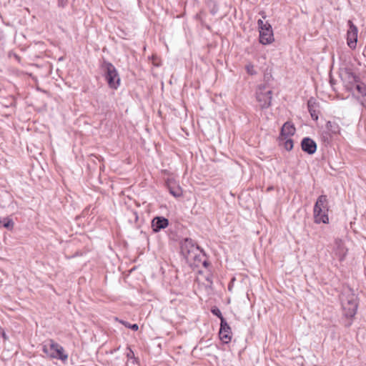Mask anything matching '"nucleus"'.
I'll use <instances>...</instances> for the list:
<instances>
[{
    "label": "nucleus",
    "instance_id": "f257e3e1",
    "mask_svg": "<svg viewBox=\"0 0 366 366\" xmlns=\"http://www.w3.org/2000/svg\"><path fill=\"white\" fill-rule=\"evenodd\" d=\"M327 199L325 195H321L317 199L314 207V217L316 223H328L329 218L327 214Z\"/></svg>",
    "mask_w": 366,
    "mask_h": 366
},
{
    "label": "nucleus",
    "instance_id": "9d476101",
    "mask_svg": "<svg viewBox=\"0 0 366 366\" xmlns=\"http://www.w3.org/2000/svg\"><path fill=\"white\" fill-rule=\"evenodd\" d=\"M231 329L224 319L222 320L219 337L224 343H228L231 340Z\"/></svg>",
    "mask_w": 366,
    "mask_h": 366
},
{
    "label": "nucleus",
    "instance_id": "412c9836",
    "mask_svg": "<svg viewBox=\"0 0 366 366\" xmlns=\"http://www.w3.org/2000/svg\"><path fill=\"white\" fill-rule=\"evenodd\" d=\"M170 193L175 197H179L182 195V192L180 189H177L176 190L170 189Z\"/></svg>",
    "mask_w": 366,
    "mask_h": 366
},
{
    "label": "nucleus",
    "instance_id": "4468645a",
    "mask_svg": "<svg viewBox=\"0 0 366 366\" xmlns=\"http://www.w3.org/2000/svg\"><path fill=\"white\" fill-rule=\"evenodd\" d=\"M168 224L169 222L167 219L162 217H157L152 220V227L154 232H158L162 229L166 228L168 226Z\"/></svg>",
    "mask_w": 366,
    "mask_h": 366
},
{
    "label": "nucleus",
    "instance_id": "0eeeda50",
    "mask_svg": "<svg viewBox=\"0 0 366 366\" xmlns=\"http://www.w3.org/2000/svg\"><path fill=\"white\" fill-rule=\"evenodd\" d=\"M104 67L106 69V79L109 86L113 89H117L120 83V78L117 71L111 63H106Z\"/></svg>",
    "mask_w": 366,
    "mask_h": 366
},
{
    "label": "nucleus",
    "instance_id": "6e6552de",
    "mask_svg": "<svg viewBox=\"0 0 366 366\" xmlns=\"http://www.w3.org/2000/svg\"><path fill=\"white\" fill-rule=\"evenodd\" d=\"M349 29L347 33V45L352 49L356 48L357 41V28L353 24L352 21H348Z\"/></svg>",
    "mask_w": 366,
    "mask_h": 366
},
{
    "label": "nucleus",
    "instance_id": "f3484780",
    "mask_svg": "<svg viewBox=\"0 0 366 366\" xmlns=\"http://www.w3.org/2000/svg\"><path fill=\"white\" fill-rule=\"evenodd\" d=\"M315 102L312 101V99H310L307 102L308 109L309 112L312 116V117L315 119H318V116L316 113V110L315 109Z\"/></svg>",
    "mask_w": 366,
    "mask_h": 366
},
{
    "label": "nucleus",
    "instance_id": "b1692460",
    "mask_svg": "<svg viewBox=\"0 0 366 366\" xmlns=\"http://www.w3.org/2000/svg\"><path fill=\"white\" fill-rule=\"evenodd\" d=\"M127 350H128V352H127V357L128 358H134V352L130 348H127Z\"/></svg>",
    "mask_w": 366,
    "mask_h": 366
},
{
    "label": "nucleus",
    "instance_id": "6ab92c4d",
    "mask_svg": "<svg viewBox=\"0 0 366 366\" xmlns=\"http://www.w3.org/2000/svg\"><path fill=\"white\" fill-rule=\"evenodd\" d=\"M245 69L247 74L249 75H255L257 74L254 66L251 63L247 64L245 66Z\"/></svg>",
    "mask_w": 366,
    "mask_h": 366
},
{
    "label": "nucleus",
    "instance_id": "393cba45",
    "mask_svg": "<svg viewBox=\"0 0 366 366\" xmlns=\"http://www.w3.org/2000/svg\"><path fill=\"white\" fill-rule=\"evenodd\" d=\"M66 4V1L64 0H59V5L61 6H64Z\"/></svg>",
    "mask_w": 366,
    "mask_h": 366
},
{
    "label": "nucleus",
    "instance_id": "aec40b11",
    "mask_svg": "<svg viewBox=\"0 0 366 366\" xmlns=\"http://www.w3.org/2000/svg\"><path fill=\"white\" fill-rule=\"evenodd\" d=\"M118 320L120 323L124 325L125 327L131 328L132 330L137 331L139 329V326L137 324L131 325L127 322L123 321V320H119L117 318L116 319Z\"/></svg>",
    "mask_w": 366,
    "mask_h": 366
},
{
    "label": "nucleus",
    "instance_id": "20e7f679",
    "mask_svg": "<svg viewBox=\"0 0 366 366\" xmlns=\"http://www.w3.org/2000/svg\"><path fill=\"white\" fill-rule=\"evenodd\" d=\"M341 79L345 88L352 92L353 94H357V86L364 84L357 76L349 70H345L341 73Z\"/></svg>",
    "mask_w": 366,
    "mask_h": 366
},
{
    "label": "nucleus",
    "instance_id": "dca6fc26",
    "mask_svg": "<svg viewBox=\"0 0 366 366\" xmlns=\"http://www.w3.org/2000/svg\"><path fill=\"white\" fill-rule=\"evenodd\" d=\"M327 129L333 134H338L340 129L339 124L335 121L327 122Z\"/></svg>",
    "mask_w": 366,
    "mask_h": 366
},
{
    "label": "nucleus",
    "instance_id": "f03ea898",
    "mask_svg": "<svg viewBox=\"0 0 366 366\" xmlns=\"http://www.w3.org/2000/svg\"><path fill=\"white\" fill-rule=\"evenodd\" d=\"M43 351L45 354L52 358L59 359L64 362L68 359V355L64 354L63 347L52 340H49L44 345Z\"/></svg>",
    "mask_w": 366,
    "mask_h": 366
},
{
    "label": "nucleus",
    "instance_id": "4be33fe9",
    "mask_svg": "<svg viewBox=\"0 0 366 366\" xmlns=\"http://www.w3.org/2000/svg\"><path fill=\"white\" fill-rule=\"evenodd\" d=\"M13 224V222L11 220H5L3 222L0 219V227H4L5 228H9L11 225Z\"/></svg>",
    "mask_w": 366,
    "mask_h": 366
},
{
    "label": "nucleus",
    "instance_id": "bb28decb",
    "mask_svg": "<svg viewBox=\"0 0 366 366\" xmlns=\"http://www.w3.org/2000/svg\"><path fill=\"white\" fill-rule=\"evenodd\" d=\"M229 290H232V287L231 285L229 286Z\"/></svg>",
    "mask_w": 366,
    "mask_h": 366
},
{
    "label": "nucleus",
    "instance_id": "a211bd4d",
    "mask_svg": "<svg viewBox=\"0 0 366 366\" xmlns=\"http://www.w3.org/2000/svg\"><path fill=\"white\" fill-rule=\"evenodd\" d=\"M282 141H284V147L287 151H290L293 148V141L290 137Z\"/></svg>",
    "mask_w": 366,
    "mask_h": 366
},
{
    "label": "nucleus",
    "instance_id": "9b49d317",
    "mask_svg": "<svg viewBox=\"0 0 366 366\" xmlns=\"http://www.w3.org/2000/svg\"><path fill=\"white\" fill-rule=\"evenodd\" d=\"M347 249L345 247L344 242L340 239H336L335 241V255L340 260H343L347 254Z\"/></svg>",
    "mask_w": 366,
    "mask_h": 366
},
{
    "label": "nucleus",
    "instance_id": "1a4fd4ad",
    "mask_svg": "<svg viewBox=\"0 0 366 366\" xmlns=\"http://www.w3.org/2000/svg\"><path fill=\"white\" fill-rule=\"evenodd\" d=\"M198 249V246L195 245L191 239H186L182 245V252L187 259L195 257Z\"/></svg>",
    "mask_w": 366,
    "mask_h": 366
},
{
    "label": "nucleus",
    "instance_id": "a878e982",
    "mask_svg": "<svg viewBox=\"0 0 366 366\" xmlns=\"http://www.w3.org/2000/svg\"><path fill=\"white\" fill-rule=\"evenodd\" d=\"M207 280L208 282V286H210L212 285V281L209 278H207Z\"/></svg>",
    "mask_w": 366,
    "mask_h": 366
},
{
    "label": "nucleus",
    "instance_id": "39448f33",
    "mask_svg": "<svg viewBox=\"0 0 366 366\" xmlns=\"http://www.w3.org/2000/svg\"><path fill=\"white\" fill-rule=\"evenodd\" d=\"M257 24L259 29V42L264 45L272 44L274 39L271 25L262 19H259Z\"/></svg>",
    "mask_w": 366,
    "mask_h": 366
},
{
    "label": "nucleus",
    "instance_id": "f8f14e48",
    "mask_svg": "<svg viewBox=\"0 0 366 366\" xmlns=\"http://www.w3.org/2000/svg\"><path fill=\"white\" fill-rule=\"evenodd\" d=\"M295 127L293 124L290 122H285L282 127L280 139V140L286 139L291 137L295 133Z\"/></svg>",
    "mask_w": 366,
    "mask_h": 366
},
{
    "label": "nucleus",
    "instance_id": "2eb2a0df",
    "mask_svg": "<svg viewBox=\"0 0 366 366\" xmlns=\"http://www.w3.org/2000/svg\"><path fill=\"white\" fill-rule=\"evenodd\" d=\"M357 98L359 99L361 104L366 109V86L365 84H360V86H357Z\"/></svg>",
    "mask_w": 366,
    "mask_h": 366
},
{
    "label": "nucleus",
    "instance_id": "7ed1b4c3",
    "mask_svg": "<svg viewBox=\"0 0 366 366\" xmlns=\"http://www.w3.org/2000/svg\"><path fill=\"white\" fill-rule=\"evenodd\" d=\"M272 92L267 84H259L256 90V99L262 109L268 108L272 102Z\"/></svg>",
    "mask_w": 366,
    "mask_h": 366
},
{
    "label": "nucleus",
    "instance_id": "5701e85b",
    "mask_svg": "<svg viewBox=\"0 0 366 366\" xmlns=\"http://www.w3.org/2000/svg\"><path fill=\"white\" fill-rule=\"evenodd\" d=\"M212 313L220 318L222 320L224 317L222 315L220 310L218 308H214L212 310Z\"/></svg>",
    "mask_w": 366,
    "mask_h": 366
},
{
    "label": "nucleus",
    "instance_id": "423d86ee",
    "mask_svg": "<svg viewBox=\"0 0 366 366\" xmlns=\"http://www.w3.org/2000/svg\"><path fill=\"white\" fill-rule=\"evenodd\" d=\"M342 306L344 315L347 317L355 316L357 309V297L352 294L342 299Z\"/></svg>",
    "mask_w": 366,
    "mask_h": 366
},
{
    "label": "nucleus",
    "instance_id": "ddd939ff",
    "mask_svg": "<svg viewBox=\"0 0 366 366\" xmlns=\"http://www.w3.org/2000/svg\"><path fill=\"white\" fill-rule=\"evenodd\" d=\"M301 146L302 150L310 154H314L317 149L316 143L309 137H306L302 139Z\"/></svg>",
    "mask_w": 366,
    "mask_h": 366
}]
</instances>
